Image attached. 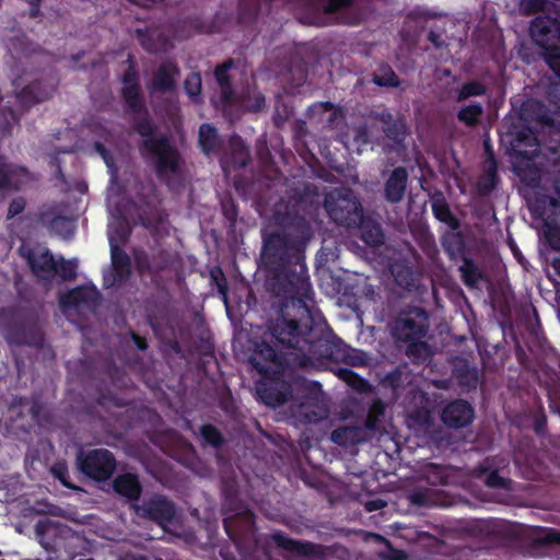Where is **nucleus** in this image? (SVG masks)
I'll list each match as a JSON object with an SVG mask.
<instances>
[{
  "label": "nucleus",
  "instance_id": "40",
  "mask_svg": "<svg viewBox=\"0 0 560 560\" xmlns=\"http://www.w3.org/2000/svg\"><path fill=\"white\" fill-rule=\"evenodd\" d=\"M242 104L246 109L256 112L264 106L265 98L260 93H255L253 103L249 100H243Z\"/></svg>",
  "mask_w": 560,
  "mask_h": 560
},
{
  "label": "nucleus",
  "instance_id": "10",
  "mask_svg": "<svg viewBox=\"0 0 560 560\" xmlns=\"http://www.w3.org/2000/svg\"><path fill=\"white\" fill-rule=\"evenodd\" d=\"M137 515L148 517L164 526L174 516V505L164 498H155L142 505L132 504Z\"/></svg>",
  "mask_w": 560,
  "mask_h": 560
},
{
  "label": "nucleus",
  "instance_id": "34",
  "mask_svg": "<svg viewBox=\"0 0 560 560\" xmlns=\"http://www.w3.org/2000/svg\"><path fill=\"white\" fill-rule=\"evenodd\" d=\"M547 5V0H522L521 10L527 14L544 11Z\"/></svg>",
  "mask_w": 560,
  "mask_h": 560
},
{
  "label": "nucleus",
  "instance_id": "43",
  "mask_svg": "<svg viewBox=\"0 0 560 560\" xmlns=\"http://www.w3.org/2000/svg\"><path fill=\"white\" fill-rule=\"evenodd\" d=\"M258 351L261 353V355L269 361H275L277 358L276 350L268 346V345H261L258 349Z\"/></svg>",
  "mask_w": 560,
  "mask_h": 560
},
{
  "label": "nucleus",
  "instance_id": "39",
  "mask_svg": "<svg viewBox=\"0 0 560 560\" xmlns=\"http://www.w3.org/2000/svg\"><path fill=\"white\" fill-rule=\"evenodd\" d=\"M462 272L467 284L475 285L477 283L479 276L477 275L472 265L466 264L464 267H462Z\"/></svg>",
  "mask_w": 560,
  "mask_h": 560
},
{
  "label": "nucleus",
  "instance_id": "51",
  "mask_svg": "<svg viewBox=\"0 0 560 560\" xmlns=\"http://www.w3.org/2000/svg\"><path fill=\"white\" fill-rule=\"evenodd\" d=\"M393 557H387V560H405L406 555L401 551H395Z\"/></svg>",
  "mask_w": 560,
  "mask_h": 560
},
{
  "label": "nucleus",
  "instance_id": "1",
  "mask_svg": "<svg viewBox=\"0 0 560 560\" xmlns=\"http://www.w3.org/2000/svg\"><path fill=\"white\" fill-rule=\"evenodd\" d=\"M138 131L144 138L143 153L154 161L159 175L166 178L168 173H176L178 154L167 139L154 136L148 121L139 124Z\"/></svg>",
  "mask_w": 560,
  "mask_h": 560
},
{
  "label": "nucleus",
  "instance_id": "20",
  "mask_svg": "<svg viewBox=\"0 0 560 560\" xmlns=\"http://www.w3.org/2000/svg\"><path fill=\"white\" fill-rule=\"evenodd\" d=\"M273 540L283 549L296 552L298 555L308 556L313 552V546L292 540L282 534H275Z\"/></svg>",
  "mask_w": 560,
  "mask_h": 560
},
{
  "label": "nucleus",
  "instance_id": "56",
  "mask_svg": "<svg viewBox=\"0 0 560 560\" xmlns=\"http://www.w3.org/2000/svg\"><path fill=\"white\" fill-rule=\"evenodd\" d=\"M301 283H302L303 289H305V291L310 290L311 285L306 279H301Z\"/></svg>",
  "mask_w": 560,
  "mask_h": 560
},
{
  "label": "nucleus",
  "instance_id": "47",
  "mask_svg": "<svg viewBox=\"0 0 560 560\" xmlns=\"http://www.w3.org/2000/svg\"><path fill=\"white\" fill-rule=\"evenodd\" d=\"M218 288H219V292L222 296V300H223L225 306L228 307V294H226L225 285L223 283L218 282Z\"/></svg>",
  "mask_w": 560,
  "mask_h": 560
},
{
  "label": "nucleus",
  "instance_id": "14",
  "mask_svg": "<svg viewBox=\"0 0 560 560\" xmlns=\"http://www.w3.org/2000/svg\"><path fill=\"white\" fill-rule=\"evenodd\" d=\"M176 74L177 69L173 63L161 66L149 88L151 94L171 92L174 89Z\"/></svg>",
  "mask_w": 560,
  "mask_h": 560
},
{
  "label": "nucleus",
  "instance_id": "16",
  "mask_svg": "<svg viewBox=\"0 0 560 560\" xmlns=\"http://www.w3.org/2000/svg\"><path fill=\"white\" fill-rule=\"evenodd\" d=\"M122 94L131 109L138 110L141 107L142 102L137 83V75L132 68H130L124 77Z\"/></svg>",
  "mask_w": 560,
  "mask_h": 560
},
{
  "label": "nucleus",
  "instance_id": "33",
  "mask_svg": "<svg viewBox=\"0 0 560 560\" xmlns=\"http://www.w3.org/2000/svg\"><path fill=\"white\" fill-rule=\"evenodd\" d=\"M355 430L353 428H340L332 432L331 439L334 442L345 444L348 440L354 441Z\"/></svg>",
  "mask_w": 560,
  "mask_h": 560
},
{
  "label": "nucleus",
  "instance_id": "37",
  "mask_svg": "<svg viewBox=\"0 0 560 560\" xmlns=\"http://www.w3.org/2000/svg\"><path fill=\"white\" fill-rule=\"evenodd\" d=\"M201 434L209 444L219 445L221 443V435L215 428L212 425H203L201 428Z\"/></svg>",
  "mask_w": 560,
  "mask_h": 560
},
{
  "label": "nucleus",
  "instance_id": "17",
  "mask_svg": "<svg viewBox=\"0 0 560 560\" xmlns=\"http://www.w3.org/2000/svg\"><path fill=\"white\" fill-rule=\"evenodd\" d=\"M114 488L116 492L129 499H137L140 494L138 478L132 474L118 476L114 482Z\"/></svg>",
  "mask_w": 560,
  "mask_h": 560
},
{
  "label": "nucleus",
  "instance_id": "15",
  "mask_svg": "<svg viewBox=\"0 0 560 560\" xmlns=\"http://www.w3.org/2000/svg\"><path fill=\"white\" fill-rule=\"evenodd\" d=\"M407 178L408 174L404 167H397L393 171L385 186V195L389 201L398 202L402 199Z\"/></svg>",
  "mask_w": 560,
  "mask_h": 560
},
{
  "label": "nucleus",
  "instance_id": "53",
  "mask_svg": "<svg viewBox=\"0 0 560 560\" xmlns=\"http://www.w3.org/2000/svg\"><path fill=\"white\" fill-rule=\"evenodd\" d=\"M276 339H278L281 343H288V345H291V339L290 338H287L282 335L280 336H275Z\"/></svg>",
  "mask_w": 560,
  "mask_h": 560
},
{
  "label": "nucleus",
  "instance_id": "9",
  "mask_svg": "<svg viewBox=\"0 0 560 560\" xmlns=\"http://www.w3.org/2000/svg\"><path fill=\"white\" fill-rule=\"evenodd\" d=\"M20 252L26 257L33 272L38 278L46 279L52 276L54 269L57 268V259L47 249L42 247L28 249L22 246Z\"/></svg>",
  "mask_w": 560,
  "mask_h": 560
},
{
  "label": "nucleus",
  "instance_id": "32",
  "mask_svg": "<svg viewBox=\"0 0 560 560\" xmlns=\"http://www.w3.org/2000/svg\"><path fill=\"white\" fill-rule=\"evenodd\" d=\"M51 474L67 488L78 489L68 479V468L65 463H56L51 467Z\"/></svg>",
  "mask_w": 560,
  "mask_h": 560
},
{
  "label": "nucleus",
  "instance_id": "48",
  "mask_svg": "<svg viewBox=\"0 0 560 560\" xmlns=\"http://www.w3.org/2000/svg\"><path fill=\"white\" fill-rule=\"evenodd\" d=\"M236 145H237V148H238L241 151H245V150H244V145H243V143H241V142H240V143H237ZM246 156H247V154H246V152H244V153H243V156H242V158H241L236 163H237L240 166H244V165L246 164Z\"/></svg>",
  "mask_w": 560,
  "mask_h": 560
},
{
  "label": "nucleus",
  "instance_id": "42",
  "mask_svg": "<svg viewBox=\"0 0 560 560\" xmlns=\"http://www.w3.org/2000/svg\"><path fill=\"white\" fill-rule=\"evenodd\" d=\"M25 203L22 199L13 200L9 207V217L12 218L23 211Z\"/></svg>",
  "mask_w": 560,
  "mask_h": 560
},
{
  "label": "nucleus",
  "instance_id": "29",
  "mask_svg": "<svg viewBox=\"0 0 560 560\" xmlns=\"http://www.w3.org/2000/svg\"><path fill=\"white\" fill-rule=\"evenodd\" d=\"M185 90L188 96L196 101L201 91V78L198 73H191L185 80Z\"/></svg>",
  "mask_w": 560,
  "mask_h": 560
},
{
  "label": "nucleus",
  "instance_id": "26",
  "mask_svg": "<svg viewBox=\"0 0 560 560\" xmlns=\"http://www.w3.org/2000/svg\"><path fill=\"white\" fill-rule=\"evenodd\" d=\"M95 150L103 158L105 164L107 165V167L109 168V172H110V176H112L110 184L112 185L108 188L107 201H108L109 207H112L113 198L115 196L114 180H115V177H116V173H115V170H114V163H113L112 158L106 153V151L104 150V148L100 143H95Z\"/></svg>",
  "mask_w": 560,
  "mask_h": 560
},
{
  "label": "nucleus",
  "instance_id": "31",
  "mask_svg": "<svg viewBox=\"0 0 560 560\" xmlns=\"http://www.w3.org/2000/svg\"><path fill=\"white\" fill-rule=\"evenodd\" d=\"M485 93V88L478 82H469L463 85L458 93V101L466 100L470 96L481 95Z\"/></svg>",
  "mask_w": 560,
  "mask_h": 560
},
{
  "label": "nucleus",
  "instance_id": "54",
  "mask_svg": "<svg viewBox=\"0 0 560 560\" xmlns=\"http://www.w3.org/2000/svg\"><path fill=\"white\" fill-rule=\"evenodd\" d=\"M381 506H382V504H381V503H378V502H372V503H370V504H369L368 509H369L370 511H372V510H376V509H378V508H381Z\"/></svg>",
  "mask_w": 560,
  "mask_h": 560
},
{
  "label": "nucleus",
  "instance_id": "19",
  "mask_svg": "<svg viewBox=\"0 0 560 560\" xmlns=\"http://www.w3.org/2000/svg\"><path fill=\"white\" fill-rule=\"evenodd\" d=\"M50 91L42 89L39 83H35L22 90L18 94V98L23 104L38 103L48 98Z\"/></svg>",
  "mask_w": 560,
  "mask_h": 560
},
{
  "label": "nucleus",
  "instance_id": "21",
  "mask_svg": "<svg viewBox=\"0 0 560 560\" xmlns=\"http://www.w3.org/2000/svg\"><path fill=\"white\" fill-rule=\"evenodd\" d=\"M26 506L22 508L21 514L23 516H31L32 514H58L59 509L49 504L46 501H32L30 498L25 500Z\"/></svg>",
  "mask_w": 560,
  "mask_h": 560
},
{
  "label": "nucleus",
  "instance_id": "46",
  "mask_svg": "<svg viewBox=\"0 0 560 560\" xmlns=\"http://www.w3.org/2000/svg\"><path fill=\"white\" fill-rule=\"evenodd\" d=\"M558 232H559V230H552V232H551L552 240L550 238L549 234H547V236H548L549 242L552 244V246L560 250V241L558 242L556 240V235H557Z\"/></svg>",
  "mask_w": 560,
  "mask_h": 560
},
{
  "label": "nucleus",
  "instance_id": "6",
  "mask_svg": "<svg viewBox=\"0 0 560 560\" xmlns=\"http://www.w3.org/2000/svg\"><path fill=\"white\" fill-rule=\"evenodd\" d=\"M35 534L38 542L46 550H59L65 547V540L69 537L70 530L57 522L43 518L36 524Z\"/></svg>",
  "mask_w": 560,
  "mask_h": 560
},
{
  "label": "nucleus",
  "instance_id": "36",
  "mask_svg": "<svg viewBox=\"0 0 560 560\" xmlns=\"http://www.w3.org/2000/svg\"><path fill=\"white\" fill-rule=\"evenodd\" d=\"M352 1L353 0H329L325 7L324 12L326 14H334V13L341 12L342 10L350 7Z\"/></svg>",
  "mask_w": 560,
  "mask_h": 560
},
{
  "label": "nucleus",
  "instance_id": "60",
  "mask_svg": "<svg viewBox=\"0 0 560 560\" xmlns=\"http://www.w3.org/2000/svg\"><path fill=\"white\" fill-rule=\"evenodd\" d=\"M2 500L9 502L10 499L8 498V495H5Z\"/></svg>",
  "mask_w": 560,
  "mask_h": 560
},
{
  "label": "nucleus",
  "instance_id": "11",
  "mask_svg": "<svg viewBox=\"0 0 560 560\" xmlns=\"http://www.w3.org/2000/svg\"><path fill=\"white\" fill-rule=\"evenodd\" d=\"M474 419V410L466 401L457 400L445 407L442 413L443 422L451 428H463Z\"/></svg>",
  "mask_w": 560,
  "mask_h": 560
},
{
  "label": "nucleus",
  "instance_id": "28",
  "mask_svg": "<svg viewBox=\"0 0 560 560\" xmlns=\"http://www.w3.org/2000/svg\"><path fill=\"white\" fill-rule=\"evenodd\" d=\"M482 113V107L479 104H470L458 113L459 120L467 125H474Z\"/></svg>",
  "mask_w": 560,
  "mask_h": 560
},
{
  "label": "nucleus",
  "instance_id": "18",
  "mask_svg": "<svg viewBox=\"0 0 560 560\" xmlns=\"http://www.w3.org/2000/svg\"><path fill=\"white\" fill-rule=\"evenodd\" d=\"M556 194L560 199V188H556ZM549 206L552 208L551 213L544 212L541 215L545 220V225L547 228L546 233L550 235V238L552 240L551 232L552 230H559L560 233V205L557 199L549 198Z\"/></svg>",
  "mask_w": 560,
  "mask_h": 560
},
{
  "label": "nucleus",
  "instance_id": "50",
  "mask_svg": "<svg viewBox=\"0 0 560 560\" xmlns=\"http://www.w3.org/2000/svg\"><path fill=\"white\" fill-rule=\"evenodd\" d=\"M340 375L342 378H345L347 382H351L353 378V373L349 370H342L340 371Z\"/></svg>",
  "mask_w": 560,
  "mask_h": 560
},
{
  "label": "nucleus",
  "instance_id": "23",
  "mask_svg": "<svg viewBox=\"0 0 560 560\" xmlns=\"http://www.w3.org/2000/svg\"><path fill=\"white\" fill-rule=\"evenodd\" d=\"M232 67V62H226L219 66L215 70V79L221 86L222 98L224 102L230 103L233 98V93L226 75L228 70Z\"/></svg>",
  "mask_w": 560,
  "mask_h": 560
},
{
  "label": "nucleus",
  "instance_id": "8",
  "mask_svg": "<svg viewBox=\"0 0 560 560\" xmlns=\"http://www.w3.org/2000/svg\"><path fill=\"white\" fill-rule=\"evenodd\" d=\"M530 35L544 50L560 43V23L548 16L536 18L530 25Z\"/></svg>",
  "mask_w": 560,
  "mask_h": 560
},
{
  "label": "nucleus",
  "instance_id": "44",
  "mask_svg": "<svg viewBox=\"0 0 560 560\" xmlns=\"http://www.w3.org/2000/svg\"><path fill=\"white\" fill-rule=\"evenodd\" d=\"M431 469L433 470V476H427L428 480L432 483V485H435V483H442L444 482V476L442 474V470L441 468L439 467H431Z\"/></svg>",
  "mask_w": 560,
  "mask_h": 560
},
{
  "label": "nucleus",
  "instance_id": "25",
  "mask_svg": "<svg viewBox=\"0 0 560 560\" xmlns=\"http://www.w3.org/2000/svg\"><path fill=\"white\" fill-rule=\"evenodd\" d=\"M78 261L75 259L65 260L60 258L57 260V268L54 269V275H59L63 280H71L77 275Z\"/></svg>",
  "mask_w": 560,
  "mask_h": 560
},
{
  "label": "nucleus",
  "instance_id": "58",
  "mask_svg": "<svg viewBox=\"0 0 560 560\" xmlns=\"http://www.w3.org/2000/svg\"><path fill=\"white\" fill-rule=\"evenodd\" d=\"M555 269L558 271V273L560 275V259L556 260L555 264Z\"/></svg>",
  "mask_w": 560,
  "mask_h": 560
},
{
  "label": "nucleus",
  "instance_id": "41",
  "mask_svg": "<svg viewBox=\"0 0 560 560\" xmlns=\"http://www.w3.org/2000/svg\"><path fill=\"white\" fill-rule=\"evenodd\" d=\"M486 483L490 487H505V480L501 478L495 471L490 472L486 477Z\"/></svg>",
  "mask_w": 560,
  "mask_h": 560
},
{
  "label": "nucleus",
  "instance_id": "24",
  "mask_svg": "<svg viewBox=\"0 0 560 560\" xmlns=\"http://www.w3.org/2000/svg\"><path fill=\"white\" fill-rule=\"evenodd\" d=\"M361 223V235L362 240L372 246H376L383 242V234L381 228L377 224L363 223L362 220L359 221Z\"/></svg>",
  "mask_w": 560,
  "mask_h": 560
},
{
  "label": "nucleus",
  "instance_id": "38",
  "mask_svg": "<svg viewBox=\"0 0 560 560\" xmlns=\"http://www.w3.org/2000/svg\"><path fill=\"white\" fill-rule=\"evenodd\" d=\"M304 409H306V405H304V404L299 407V416L303 417V421H305V422H315V421L326 417V410L323 408H319L317 411H314L312 415L304 412Z\"/></svg>",
  "mask_w": 560,
  "mask_h": 560
},
{
  "label": "nucleus",
  "instance_id": "52",
  "mask_svg": "<svg viewBox=\"0 0 560 560\" xmlns=\"http://www.w3.org/2000/svg\"><path fill=\"white\" fill-rule=\"evenodd\" d=\"M133 339H135V342L137 345V347L140 349V350H144L147 348V345L144 342L143 339L139 338V337H136L133 336Z\"/></svg>",
  "mask_w": 560,
  "mask_h": 560
},
{
  "label": "nucleus",
  "instance_id": "2",
  "mask_svg": "<svg viewBox=\"0 0 560 560\" xmlns=\"http://www.w3.org/2000/svg\"><path fill=\"white\" fill-rule=\"evenodd\" d=\"M428 328L427 314L419 308L401 314L392 326L393 336L401 341H410L407 353L411 355L413 349H424L427 346L422 342H416L424 336Z\"/></svg>",
  "mask_w": 560,
  "mask_h": 560
},
{
  "label": "nucleus",
  "instance_id": "55",
  "mask_svg": "<svg viewBox=\"0 0 560 560\" xmlns=\"http://www.w3.org/2000/svg\"><path fill=\"white\" fill-rule=\"evenodd\" d=\"M549 537L552 541L560 542V533L550 534Z\"/></svg>",
  "mask_w": 560,
  "mask_h": 560
},
{
  "label": "nucleus",
  "instance_id": "59",
  "mask_svg": "<svg viewBox=\"0 0 560 560\" xmlns=\"http://www.w3.org/2000/svg\"><path fill=\"white\" fill-rule=\"evenodd\" d=\"M147 49H148V50H154L155 48L150 47V46H147Z\"/></svg>",
  "mask_w": 560,
  "mask_h": 560
},
{
  "label": "nucleus",
  "instance_id": "27",
  "mask_svg": "<svg viewBox=\"0 0 560 560\" xmlns=\"http://www.w3.org/2000/svg\"><path fill=\"white\" fill-rule=\"evenodd\" d=\"M374 83L380 86H396L398 85V79L395 72L388 68H381L377 73L374 74Z\"/></svg>",
  "mask_w": 560,
  "mask_h": 560
},
{
  "label": "nucleus",
  "instance_id": "12",
  "mask_svg": "<svg viewBox=\"0 0 560 560\" xmlns=\"http://www.w3.org/2000/svg\"><path fill=\"white\" fill-rule=\"evenodd\" d=\"M30 180L23 167L8 166L0 159V189H20Z\"/></svg>",
  "mask_w": 560,
  "mask_h": 560
},
{
  "label": "nucleus",
  "instance_id": "4",
  "mask_svg": "<svg viewBox=\"0 0 560 560\" xmlns=\"http://www.w3.org/2000/svg\"><path fill=\"white\" fill-rule=\"evenodd\" d=\"M79 466L83 474L102 481L112 476L115 469V459L107 450H94L84 457H79Z\"/></svg>",
  "mask_w": 560,
  "mask_h": 560
},
{
  "label": "nucleus",
  "instance_id": "45",
  "mask_svg": "<svg viewBox=\"0 0 560 560\" xmlns=\"http://www.w3.org/2000/svg\"><path fill=\"white\" fill-rule=\"evenodd\" d=\"M18 485V479L15 477H10L7 480H0V490L15 488Z\"/></svg>",
  "mask_w": 560,
  "mask_h": 560
},
{
  "label": "nucleus",
  "instance_id": "22",
  "mask_svg": "<svg viewBox=\"0 0 560 560\" xmlns=\"http://www.w3.org/2000/svg\"><path fill=\"white\" fill-rule=\"evenodd\" d=\"M199 143L205 153L212 152L218 144L217 130L212 126L203 124L199 129Z\"/></svg>",
  "mask_w": 560,
  "mask_h": 560
},
{
  "label": "nucleus",
  "instance_id": "30",
  "mask_svg": "<svg viewBox=\"0 0 560 560\" xmlns=\"http://www.w3.org/2000/svg\"><path fill=\"white\" fill-rule=\"evenodd\" d=\"M545 60L552 71L560 77V47H549L544 52Z\"/></svg>",
  "mask_w": 560,
  "mask_h": 560
},
{
  "label": "nucleus",
  "instance_id": "3",
  "mask_svg": "<svg viewBox=\"0 0 560 560\" xmlns=\"http://www.w3.org/2000/svg\"><path fill=\"white\" fill-rule=\"evenodd\" d=\"M325 209L331 220L350 226L361 221L362 209L351 190L340 189L327 195Z\"/></svg>",
  "mask_w": 560,
  "mask_h": 560
},
{
  "label": "nucleus",
  "instance_id": "35",
  "mask_svg": "<svg viewBox=\"0 0 560 560\" xmlns=\"http://www.w3.org/2000/svg\"><path fill=\"white\" fill-rule=\"evenodd\" d=\"M433 211L435 213V217L440 221H443V222L447 223L452 228L456 226L455 219L452 217V214L450 213L448 209L445 206L439 205V203H434L433 205Z\"/></svg>",
  "mask_w": 560,
  "mask_h": 560
},
{
  "label": "nucleus",
  "instance_id": "5",
  "mask_svg": "<svg viewBox=\"0 0 560 560\" xmlns=\"http://www.w3.org/2000/svg\"><path fill=\"white\" fill-rule=\"evenodd\" d=\"M115 224L120 225L121 222L117 220V222L112 221L108 224V240L110 245L112 266L115 272L114 279L112 281L107 277H105V282L108 285H113L116 282L121 281L129 271V258L118 247V242L125 238V233L118 232L115 229Z\"/></svg>",
  "mask_w": 560,
  "mask_h": 560
},
{
  "label": "nucleus",
  "instance_id": "7",
  "mask_svg": "<svg viewBox=\"0 0 560 560\" xmlns=\"http://www.w3.org/2000/svg\"><path fill=\"white\" fill-rule=\"evenodd\" d=\"M97 300L98 292L94 285L79 287L59 296L60 306L66 315H69L72 308H92L96 305Z\"/></svg>",
  "mask_w": 560,
  "mask_h": 560
},
{
  "label": "nucleus",
  "instance_id": "57",
  "mask_svg": "<svg viewBox=\"0 0 560 560\" xmlns=\"http://www.w3.org/2000/svg\"><path fill=\"white\" fill-rule=\"evenodd\" d=\"M358 141H361V142L365 143L368 141V139H366L365 135H360L359 133L358 135Z\"/></svg>",
  "mask_w": 560,
  "mask_h": 560
},
{
  "label": "nucleus",
  "instance_id": "13",
  "mask_svg": "<svg viewBox=\"0 0 560 560\" xmlns=\"http://www.w3.org/2000/svg\"><path fill=\"white\" fill-rule=\"evenodd\" d=\"M259 398L268 406L277 407L285 402L291 394V386L288 383H277L276 387L261 383L257 386Z\"/></svg>",
  "mask_w": 560,
  "mask_h": 560
},
{
  "label": "nucleus",
  "instance_id": "49",
  "mask_svg": "<svg viewBox=\"0 0 560 560\" xmlns=\"http://www.w3.org/2000/svg\"><path fill=\"white\" fill-rule=\"evenodd\" d=\"M287 326H288V329H289V336H294L295 332L298 331V325L295 322H285L284 323Z\"/></svg>",
  "mask_w": 560,
  "mask_h": 560
}]
</instances>
